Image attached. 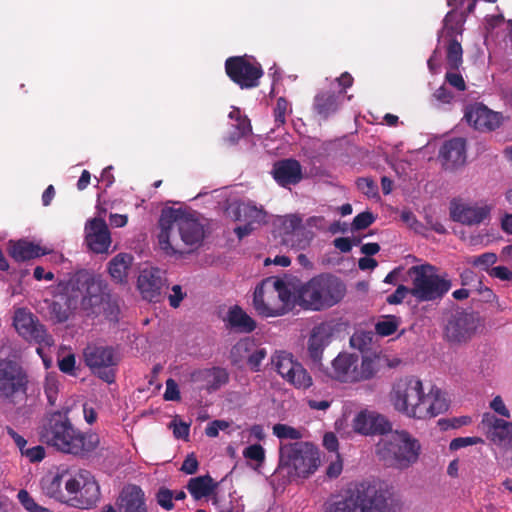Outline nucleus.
<instances>
[{
  "instance_id": "1",
  "label": "nucleus",
  "mask_w": 512,
  "mask_h": 512,
  "mask_svg": "<svg viewBox=\"0 0 512 512\" xmlns=\"http://www.w3.org/2000/svg\"><path fill=\"white\" fill-rule=\"evenodd\" d=\"M69 409L46 413L38 427L42 443L56 451L78 457H85L95 451L100 444L97 433L83 432L69 418Z\"/></svg>"
},
{
  "instance_id": "2",
  "label": "nucleus",
  "mask_w": 512,
  "mask_h": 512,
  "mask_svg": "<svg viewBox=\"0 0 512 512\" xmlns=\"http://www.w3.org/2000/svg\"><path fill=\"white\" fill-rule=\"evenodd\" d=\"M159 227V245L169 255L180 252L178 237L185 245L198 247L205 236L203 225L181 209H163L159 218Z\"/></svg>"
},
{
  "instance_id": "3",
  "label": "nucleus",
  "mask_w": 512,
  "mask_h": 512,
  "mask_svg": "<svg viewBox=\"0 0 512 512\" xmlns=\"http://www.w3.org/2000/svg\"><path fill=\"white\" fill-rule=\"evenodd\" d=\"M68 288L78 300V308L85 317L96 318L109 305L110 293L107 283L100 276L81 269L67 280Z\"/></svg>"
},
{
  "instance_id": "4",
  "label": "nucleus",
  "mask_w": 512,
  "mask_h": 512,
  "mask_svg": "<svg viewBox=\"0 0 512 512\" xmlns=\"http://www.w3.org/2000/svg\"><path fill=\"white\" fill-rule=\"evenodd\" d=\"M345 293L346 286L338 277L320 274L299 288L297 301L306 310L321 311L339 303Z\"/></svg>"
},
{
  "instance_id": "5",
  "label": "nucleus",
  "mask_w": 512,
  "mask_h": 512,
  "mask_svg": "<svg viewBox=\"0 0 512 512\" xmlns=\"http://www.w3.org/2000/svg\"><path fill=\"white\" fill-rule=\"evenodd\" d=\"M421 444L405 430L395 431L382 438L376 446L378 458L388 467L405 470L417 463Z\"/></svg>"
},
{
  "instance_id": "6",
  "label": "nucleus",
  "mask_w": 512,
  "mask_h": 512,
  "mask_svg": "<svg viewBox=\"0 0 512 512\" xmlns=\"http://www.w3.org/2000/svg\"><path fill=\"white\" fill-rule=\"evenodd\" d=\"M294 304V294L288 284L279 278L264 279L253 294V306L263 317L285 315L293 309Z\"/></svg>"
},
{
  "instance_id": "7",
  "label": "nucleus",
  "mask_w": 512,
  "mask_h": 512,
  "mask_svg": "<svg viewBox=\"0 0 512 512\" xmlns=\"http://www.w3.org/2000/svg\"><path fill=\"white\" fill-rule=\"evenodd\" d=\"M411 279V296L417 302H439L450 291L451 280L447 274H438L429 263L411 266L407 271Z\"/></svg>"
},
{
  "instance_id": "8",
  "label": "nucleus",
  "mask_w": 512,
  "mask_h": 512,
  "mask_svg": "<svg viewBox=\"0 0 512 512\" xmlns=\"http://www.w3.org/2000/svg\"><path fill=\"white\" fill-rule=\"evenodd\" d=\"M355 512H396L391 492L380 481H362L348 490Z\"/></svg>"
},
{
  "instance_id": "9",
  "label": "nucleus",
  "mask_w": 512,
  "mask_h": 512,
  "mask_svg": "<svg viewBox=\"0 0 512 512\" xmlns=\"http://www.w3.org/2000/svg\"><path fill=\"white\" fill-rule=\"evenodd\" d=\"M320 463L318 448L309 442H294L280 448V467L287 468L290 477L306 478L313 474Z\"/></svg>"
},
{
  "instance_id": "10",
  "label": "nucleus",
  "mask_w": 512,
  "mask_h": 512,
  "mask_svg": "<svg viewBox=\"0 0 512 512\" xmlns=\"http://www.w3.org/2000/svg\"><path fill=\"white\" fill-rule=\"evenodd\" d=\"M423 394L422 381L415 376H406L393 385L390 401L398 412L418 419Z\"/></svg>"
},
{
  "instance_id": "11",
  "label": "nucleus",
  "mask_w": 512,
  "mask_h": 512,
  "mask_svg": "<svg viewBox=\"0 0 512 512\" xmlns=\"http://www.w3.org/2000/svg\"><path fill=\"white\" fill-rule=\"evenodd\" d=\"M225 72L229 79L241 89L258 87L264 74L261 64L251 61L246 55L227 58Z\"/></svg>"
},
{
  "instance_id": "12",
  "label": "nucleus",
  "mask_w": 512,
  "mask_h": 512,
  "mask_svg": "<svg viewBox=\"0 0 512 512\" xmlns=\"http://www.w3.org/2000/svg\"><path fill=\"white\" fill-rule=\"evenodd\" d=\"M480 326L481 319L477 313L457 310L448 318L444 335L448 342L462 344L471 340Z\"/></svg>"
},
{
  "instance_id": "13",
  "label": "nucleus",
  "mask_w": 512,
  "mask_h": 512,
  "mask_svg": "<svg viewBox=\"0 0 512 512\" xmlns=\"http://www.w3.org/2000/svg\"><path fill=\"white\" fill-rule=\"evenodd\" d=\"M86 365L100 379L107 383L115 381V367L118 357L111 347L88 345L83 352Z\"/></svg>"
},
{
  "instance_id": "14",
  "label": "nucleus",
  "mask_w": 512,
  "mask_h": 512,
  "mask_svg": "<svg viewBox=\"0 0 512 512\" xmlns=\"http://www.w3.org/2000/svg\"><path fill=\"white\" fill-rule=\"evenodd\" d=\"M228 215L243 225L234 228V233L239 239L250 235L257 225L265 222L266 212L262 207H257L252 202H238L229 206Z\"/></svg>"
},
{
  "instance_id": "15",
  "label": "nucleus",
  "mask_w": 512,
  "mask_h": 512,
  "mask_svg": "<svg viewBox=\"0 0 512 512\" xmlns=\"http://www.w3.org/2000/svg\"><path fill=\"white\" fill-rule=\"evenodd\" d=\"M272 363L278 374L295 388L305 390L312 386V377L292 354L278 352L272 357Z\"/></svg>"
},
{
  "instance_id": "16",
  "label": "nucleus",
  "mask_w": 512,
  "mask_h": 512,
  "mask_svg": "<svg viewBox=\"0 0 512 512\" xmlns=\"http://www.w3.org/2000/svg\"><path fill=\"white\" fill-rule=\"evenodd\" d=\"M27 374L20 364L0 359V397L10 399L18 393H26Z\"/></svg>"
},
{
  "instance_id": "17",
  "label": "nucleus",
  "mask_w": 512,
  "mask_h": 512,
  "mask_svg": "<svg viewBox=\"0 0 512 512\" xmlns=\"http://www.w3.org/2000/svg\"><path fill=\"white\" fill-rule=\"evenodd\" d=\"M14 327L24 339L39 345L52 346L54 340L45 326L26 309H18L14 314Z\"/></svg>"
},
{
  "instance_id": "18",
  "label": "nucleus",
  "mask_w": 512,
  "mask_h": 512,
  "mask_svg": "<svg viewBox=\"0 0 512 512\" xmlns=\"http://www.w3.org/2000/svg\"><path fill=\"white\" fill-rule=\"evenodd\" d=\"M53 296L54 300L49 305L51 317L57 323H64L78 309V300L68 288V281H60Z\"/></svg>"
},
{
  "instance_id": "19",
  "label": "nucleus",
  "mask_w": 512,
  "mask_h": 512,
  "mask_svg": "<svg viewBox=\"0 0 512 512\" xmlns=\"http://www.w3.org/2000/svg\"><path fill=\"white\" fill-rule=\"evenodd\" d=\"M187 381L200 391L213 392L228 383L229 374L222 367L196 369L188 374Z\"/></svg>"
},
{
  "instance_id": "20",
  "label": "nucleus",
  "mask_w": 512,
  "mask_h": 512,
  "mask_svg": "<svg viewBox=\"0 0 512 512\" xmlns=\"http://www.w3.org/2000/svg\"><path fill=\"white\" fill-rule=\"evenodd\" d=\"M466 121L479 131H494L500 127L503 116L489 109L482 103L467 107L464 115Z\"/></svg>"
},
{
  "instance_id": "21",
  "label": "nucleus",
  "mask_w": 512,
  "mask_h": 512,
  "mask_svg": "<svg viewBox=\"0 0 512 512\" xmlns=\"http://www.w3.org/2000/svg\"><path fill=\"white\" fill-rule=\"evenodd\" d=\"M116 512H149L144 490L135 484L122 488L114 505Z\"/></svg>"
},
{
  "instance_id": "22",
  "label": "nucleus",
  "mask_w": 512,
  "mask_h": 512,
  "mask_svg": "<svg viewBox=\"0 0 512 512\" xmlns=\"http://www.w3.org/2000/svg\"><path fill=\"white\" fill-rule=\"evenodd\" d=\"M85 241L94 253H105L111 245V235L103 218L95 217L85 225Z\"/></svg>"
},
{
  "instance_id": "23",
  "label": "nucleus",
  "mask_w": 512,
  "mask_h": 512,
  "mask_svg": "<svg viewBox=\"0 0 512 512\" xmlns=\"http://www.w3.org/2000/svg\"><path fill=\"white\" fill-rule=\"evenodd\" d=\"M271 175L279 186L290 188L302 181L303 169L298 160L285 158L274 162Z\"/></svg>"
},
{
  "instance_id": "24",
  "label": "nucleus",
  "mask_w": 512,
  "mask_h": 512,
  "mask_svg": "<svg viewBox=\"0 0 512 512\" xmlns=\"http://www.w3.org/2000/svg\"><path fill=\"white\" fill-rule=\"evenodd\" d=\"M333 328L328 323L316 325L307 342V354L314 365H320L326 347L331 343Z\"/></svg>"
},
{
  "instance_id": "25",
  "label": "nucleus",
  "mask_w": 512,
  "mask_h": 512,
  "mask_svg": "<svg viewBox=\"0 0 512 512\" xmlns=\"http://www.w3.org/2000/svg\"><path fill=\"white\" fill-rule=\"evenodd\" d=\"M164 283L162 271L159 268H150L141 271L137 286L143 299L156 303L162 298Z\"/></svg>"
},
{
  "instance_id": "26",
  "label": "nucleus",
  "mask_w": 512,
  "mask_h": 512,
  "mask_svg": "<svg viewBox=\"0 0 512 512\" xmlns=\"http://www.w3.org/2000/svg\"><path fill=\"white\" fill-rule=\"evenodd\" d=\"M354 430L363 435L385 434L391 431L387 418L374 412L362 411L353 421Z\"/></svg>"
},
{
  "instance_id": "27",
  "label": "nucleus",
  "mask_w": 512,
  "mask_h": 512,
  "mask_svg": "<svg viewBox=\"0 0 512 512\" xmlns=\"http://www.w3.org/2000/svg\"><path fill=\"white\" fill-rule=\"evenodd\" d=\"M481 425L495 444L512 445V422L497 418L491 413H484Z\"/></svg>"
},
{
  "instance_id": "28",
  "label": "nucleus",
  "mask_w": 512,
  "mask_h": 512,
  "mask_svg": "<svg viewBox=\"0 0 512 512\" xmlns=\"http://www.w3.org/2000/svg\"><path fill=\"white\" fill-rule=\"evenodd\" d=\"M254 341L250 339H243L238 341L231 350V355L234 361L237 362L244 357H247V364L254 372H259L261 363L267 356L265 348H256Z\"/></svg>"
},
{
  "instance_id": "29",
  "label": "nucleus",
  "mask_w": 512,
  "mask_h": 512,
  "mask_svg": "<svg viewBox=\"0 0 512 512\" xmlns=\"http://www.w3.org/2000/svg\"><path fill=\"white\" fill-rule=\"evenodd\" d=\"M449 408V403L442 390L432 386L428 393H424L421 402V409L418 411V419L434 418Z\"/></svg>"
},
{
  "instance_id": "30",
  "label": "nucleus",
  "mask_w": 512,
  "mask_h": 512,
  "mask_svg": "<svg viewBox=\"0 0 512 512\" xmlns=\"http://www.w3.org/2000/svg\"><path fill=\"white\" fill-rule=\"evenodd\" d=\"M358 356L340 353L332 362V377L340 382H357Z\"/></svg>"
},
{
  "instance_id": "31",
  "label": "nucleus",
  "mask_w": 512,
  "mask_h": 512,
  "mask_svg": "<svg viewBox=\"0 0 512 512\" xmlns=\"http://www.w3.org/2000/svg\"><path fill=\"white\" fill-rule=\"evenodd\" d=\"M342 99V92L322 90L315 95L312 109L317 116L326 120L338 111Z\"/></svg>"
},
{
  "instance_id": "32",
  "label": "nucleus",
  "mask_w": 512,
  "mask_h": 512,
  "mask_svg": "<svg viewBox=\"0 0 512 512\" xmlns=\"http://www.w3.org/2000/svg\"><path fill=\"white\" fill-rule=\"evenodd\" d=\"M77 494L69 498L71 506L79 509H89L96 505L100 498V488L90 473H86V479Z\"/></svg>"
},
{
  "instance_id": "33",
  "label": "nucleus",
  "mask_w": 512,
  "mask_h": 512,
  "mask_svg": "<svg viewBox=\"0 0 512 512\" xmlns=\"http://www.w3.org/2000/svg\"><path fill=\"white\" fill-rule=\"evenodd\" d=\"M9 256L16 262H25L47 255L49 250L26 239L8 242Z\"/></svg>"
},
{
  "instance_id": "34",
  "label": "nucleus",
  "mask_w": 512,
  "mask_h": 512,
  "mask_svg": "<svg viewBox=\"0 0 512 512\" xmlns=\"http://www.w3.org/2000/svg\"><path fill=\"white\" fill-rule=\"evenodd\" d=\"M440 155L446 168L463 165L466 161V141L463 138H453L444 142Z\"/></svg>"
},
{
  "instance_id": "35",
  "label": "nucleus",
  "mask_w": 512,
  "mask_h": 512,
  "mask_svg": "<svg viewBox=\"0 0 512 512\" xmlns=\"http://www.w3.org/2000/svg\"><path fill=\"white\" fill-rule=\"evenodd\" d=\"M490 214L488 206L459 205L451 211L454 221L465 225H476L483 222Z\"/></svg>"
},
{
  "instance_id": "36",
  "label": "nucleus",
  "mask_w": 512,
  "mask_h": 512,
  "mask_svg": "<svg viewBox=\"0 0 512 512\" xmlns=\"http://www.w3.org/2000/svg\"><path fill=\"white\" fill-rule=\"evenodd\" d=\"M227 323L231 329L241 333H250L256 328V322L238 305L229 309Z\"/></svg>"
},
{
  "instance_id": "37",
  "label": "nucleus",
  "mask_w": 512,
  "mask_h": 512,
  "mask_svg": "<svg viewBox=\"0 0 512 512\" xmlns=\"http://www.w3.org/2000/svg\"><path fill=\"white\" fill-rule=\"evenodd\" d=\"M133 257L127 253H119L108 263V272L116 283H126L128 271L132 265Z\"/></svg>"
},
{
  "instance_id": "38",
  "label": "nucleus",
  "mask_w": 512,
  "mask_h": 512,
  "mask_svg": "<svg viewBox=\"0 0 512 512\" xmlns=\"http://www.w3.org/2000/svg\"><path fill=\"white\" fill-rule=\"evenodd\" d=\"M216 487L217 484L209 474L191 478L187 484L189 493L196 500L211 495Z\"/></svg>"
},
{
  "instance_id": "39",
  "label": "nucleus",
  "mask_w": 512,
  "mask_h": 512,
  "mask_svg": "<svg viewBox=\"0 0 512 512\" xmlns=\"http://www.w3.org/2000/svg\"><path fill=\"white\" fill-rule=\"evenodd\" d=\"M284 229L286 234H292V236L306 235L304 239H300L298 241L297 247L304 249L310 241V237H308L309 232L305 230L302 225V219L297 215H288L285 217Z\"/></svg>"
},
{
  "instance_id": "40",
  "label": "nucleus",
  "mask_w": 512,
  "mask_h": 512,
  "mask_svg": "<svg viewBox=\"0 0 512 512\" xmlns=\"http://www.w3.org/2000/svg\"><path fill=\"white\" fill-rule=\"evenodd\" d=\"M65 478H67V470L63 469L58 471L51 479L45 480L44 489L47 494L53 498L62 500L64 498L62 485L64 484Z\"/></svg>"
},
{
  "instance_id": "41",
  "label": "nucleus",
  "mask_w": 512,
  "mask_h": 512,
  "mask_svg": "<svg viewBox=\"0 0 512 512\" xmlns=\"http://www.w3.org/2000/svg\"><path fill=\"white\" fill-rule=\"evenodd\" d=\"M400 323V317L395 315H383L375 324V331L379 336L387 337L397 331Z\"/></svg>"
},
{
  "instance_id": "42",
  "label": "nucleus",
  "mask_w": 512,
  "mask_h": 512,
  "mask_svg": "<svg viewBox=\"0 0 512 512\" xmlns=\"http://www.w3.org/2000/svg\"><path fill=\"white\" fill-rule=\"evenodd\" d=\"M463 49L456 39H451L446 48V60L451 70H458L462 65Z\"/></svg>"
},
{
  "instance_id": "43",
  "label": "nucleus",
  "mask_w": 512,
  "mask_h": 512,
  "mask_svg": "<svg viewBox=\"0 0 512 512\" xmlns=\"http://www.w3.org/2000/svg\"><path fill=\"white\" fill-rule=\"evenodd\" d=\"M88 471H81L77 475L72 476L67 470V478L64 480V486L68 494L77 496L84 480L86 479Z\"/></svg>"
},
{
  "instance_id": "44",
  "label": "nucleus",
  "mask_w": 512,
  "mask_h": 512,
  "mask_svg": "<svg viewBox=\"0 0 512 512\" xmlns=\"http://www.w3.org/2000/svg\"><path fill=\"white\" fill-rule=\"evenodd\" d=\"M156 503L164 510L171 511L174 509V501L172 497V490L165 486H161L155 493Z\"/></svg>"
},
{
  "instance_id": "45",
  "label": "nucleus",
  "mask_w": 512,
  "mask_h": 512,
  "mask_svg": "<svg viewBox=\"0 0 512 512\" xmlns=\"http://www.w3.org/2000/svg\"><path fill=\"white\" fill-rule=\"evenodd\" d=\"M376 372V362L369 357H364L360 369L357 368V382L373 378Z\"/></svg>"
},
{
  "instance_id": "46",
  "label": "nucleus",
  "mask_w": 512,
  "mask_h": 512,
  "mask_svg": "<svg viewBox=\"0 0 512 512\" xmlns=\"http://www.w3.org/2000/svg\"><path fill=\"white\" fill-rule=\"evenodd\" d=\"M17 499L28 512H47V509L37 504L25 489H21L18 492Z\"/></svg>"
},
{
  "instance_id": "47",
  "label": "nucleus",
  "mask_w": 512,
  "mask_h": 512,
  "mask_svg": "<svg viewBox=\"0 0 512 512\" xmlns=\"http://www.w3.org/2000/svg\"><path fill=\"white\" fill-rule=\"evenodd\" d=\"M235 128L236 131L232 133L229 137L230 142L233 144L236 143L242 137L247 136L252 130L250 121L246 117H238Z\"/></svg>"
},
{
  "instance_id": "48",
  "label": "nucleus",
  "mask_w": 512,
  "mask_h": 512,
  "mask_svg": "<svg viewBox=\"0 0 512 512\" xmlns=\"http://www.w3.org/2000/svg\"><path fill=\"white\" fill-rule=\"evenodd\" d=\"M356 185L357 188L369 198H375L379 196L378 186L371 178H358L356 181Z\"/></svg>"
},
{
  "instance_id": "49",
  "label": "nucleus",
  "mask_w": 512,
  "mask_h": 512,
  "mask_svg": "<svg viewBox=\"0 0 512 512\" xmlns=\"http://www.w3.org/2000/svg\"><path fill=\"white\" fill-rule=\"evenodd\" d=\"M288 111L289 102L284 97H279L274 108V119L277 127L285 124Z\"/></svg>"
},
{
  "instance_id": "50",
  "label": "nucleus",
  "mask_w": 512,
  "mask_h": 512,
  "mask_svg": "<svg viewBox=\"0 0 512 512\" xmlns=\"http://www.w3.org/2000/svg\"><path fill=\"white\" fill-rule=\"evenodd\" d=\"M243 456L262 465L265 461V450L260 444H252L243 450Z\"/></svg>"
},
{
  "instance_id": "51",
  "label": "nucleus",
  "mask_w": 512,
  "mask_h": 512,
  "mask_svg": "<svg viewBox=\"0 0 512 512\" xmlns=\"http://www.w3.org/2000/svg\"><path fill=\"white\" fill-rule=\"evenodd\" d=\"M273 433L280 439H299L301 437L300 432L286 424H275L273 426Z\"/></svg>"
},
{
  "instance_id": "52",
  "label": "nucleus",
  "mask_w": 512,
  "mask_h": 512,
  "mask_svg": "<svg viewBox=\"0 0 512 512\" xmlns=\"http://www.w3.org/2000/svg\"><path fill=\"white\" fill-rule=\"evenodd\" d=\"M372 338L366 332H355L350 338V345L363 352L369 349Z\"/></svg>"
},
{
  "instance_id": "53",
  "label": "nucleus",
  "mask_w": 512,
  "mask_h": 512,
  "mask_svg": "<svg viewBox=\"0 0 512 512\" xmlns=\"http://www.w3.org/2000/svg\"><path fill=\"white\" fill-rule=\"evenodd\" d=\"M325 512H355L351 505L349 494L341 500L333 501L326 504Z\"/></svg>"
},
{
  "instance_id": "54",
  "label": "nucleus",
  "mask_w": 512,
  "mask_h": 512,
  "mask_svg": "<svg viewBox=\"0 0 512 512\" xmlns=\"http://www.w3.org/2000/svg\"><path fill=\"white\" fill-rule=\"evenodd\" d=\"M375 221V216L369 211H364L356 215L352 222V230L358 231L369 227Z\"/></svg>"
},
{
  "instance_id": "55",
  "label": "nucleus",
  "mask_w": 512,
  "mask_h": 512,
  "mask_svg": "<svg viewBox=\"0 0 512 512\" xmlns=\"http://www.w3.org/2000/svg\"><path fill=\"white\" fill-rule=\"evenodd\" d=\"M22 456L26 457L31 463H37L44 459L45 457V448L41 445H36L31 448H26L20 452Z\"/></svg>"
},
{
  "instance_id": "56",
  "label": "nucleus",
  "mask_w": 512,
  "mask_h": 512,
  "mask_svg": "<svg viewBox=\"0 0 512 512\" xmlns=\"http://www.w3.org/2000/svg\"><path fill=\"white\" fill-rule=\"evenodd\" d=\"M166 401H179L181 399L178 384L172 378L166 380V389L163 395Z\"/></svg>"
},
{
  "instance_id": "57",
  "label": "nucleus",
  "mask_w": 512,
  "mask_h": 512,
  "mask_svg": "<svg viewBox=\"0 0 512 512\" xmlns=\"http://www.w3.org/2000/svg\"><path fill=\"white\" fill-rule=\"evenodd\" d=\"M410 294L411 295V287H407L405 285H399L396 290L387 297L386 301L389 304L396 305L403 302L405 297Z\"/></svg>"
},
{
  "instance_id": "58",
  "label": "nucleus",
  "mask_w": 512,
  "mask_h": 512,
  "mask_svg": "<svg viewBox=\"0 0 512 512\" xmlns=\"http://www.w3.org/2000/svg\"><path fill=\"white\" fill-rule=\"evenodd\" d=\"M497 261V256L495 253L486 252L477 257H474L471 262L474 266H482L485 269H488L489 266L493 265Z\"/></svg>"
},
{
  "instance_id": "59",
  "label": "nucleus",
  "mask_w": 512,
  "mask_h": 512,
  "mask_svg": "<svg viewBox=\"0 0 512 512\" xmlns=\"http://www.w3.org/2000/svg\"><path fill=\"white\" fill-rule=\"evenodd\" d=\"M445 80L458 91H464L466 89L465 81L462 75L458 72H447L445 75Z\"/></svg>"
},
{
  "instance_id": "60",
  "label": "nucleus",
  "mask_w": 512,
  "mask_h": 512,
  "mask_svg": "<svg viewBox=\"0 0 512 512\" xmlns=\"http://www.w3.org/2000/svg\"><path fill=\"white\" fill-rule=\"evenodd\" d=\"M479 442H482V440L478 437H459L455 438L450 442V449L451 450H458L463 447H467L470 445H475Z\"/></svg>"
},
{
  "instance_id": "61",
  "label": "nucleus",
  "mask_w": 512,
  "mask_h": 512,
  "mask_svg": "<svg viewBox=\"0 0 512 512\" xmlns=\"http://www.w3.org/2000/svg\"><path fill=\"white\" fill-rule=\"evenodd\" d=\"M470 422H471V418L470 417H468V416H461V417H458V418H453L452 420L441 419V420H439V425L443 429L459 428L461 426L469 424Z\"/></svg>"
},
{
  "instance_id": "62",
  "label": "nucleus",
  "mask_w": 512,
  "mask_h": 512,
  "mask_svg": "<svg viewBox=\"0 0 512 512\" xmlns=\"http://www.w3.org/2000/svg\"><path fill=\"white\" fill-rule=\"evenodd\" d=\"M198 467H199L198 460L196 459V457L193 454H190L183 461L180 470L186 474L192 475L197 472Z\"/></svg>"
},
{
  "instance_id": "63",
  "label": "nucleus",
  "mask_w": 512,
  "mask_h": 512,
  "mask_svg": "<svg viewBox=\"0 0 512 512\" xmlns=\"http://www.w3.org/2000/svg\"><path fill=\"white\" fill-rule=\"evenodd\" d=\"M75 363V356L73 354H69L59 360L58 367L63 373L72 374L75 368Z\"/></svg>"
},
{
  "instance_id": "64",
  "label": "nucleus",
  "mask_w": 512,
  "mask_h": 512,
  "mask_svg": "<svg viewBox=\"0 0 512 512\" xmlns=\"http://www.w3.org/2000/svg\"><path fill=\"white\" fill-rule=\"evenodd\" d=\"M171 426H173V434L175 438L177 439H187L190 432V426L185 422H179L175 423L173 421L171 423Z\"/></svg>"
}]
</instances>
